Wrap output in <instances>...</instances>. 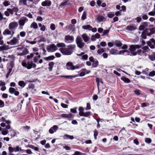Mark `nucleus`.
Segmentation results:
<instances>
[{"label":"nucleus","instance_id":"nucleus-53","mask_svg":"<svg viewBox=\"0 0 155 155\" xmlns=\"http://www.w3.org/2000/svg\"><path fill=\"white\" fill-rule=\"evenodd\" d=\"M145 141L146 143H151L152 141L151 139L149 138H145Z\"/></svg>","mask_w":155,"mask_h":155},{"label":"nucleus","instance_id":"nucleus-45","mask_svg":"<svg viewBox=\"0 0 155 155\" xmlns=\"http://www.w3.org/2000/svg\"><path fill=\"white\" fill-rule=\"evenodd\" d=\"M110 54L113 55L117 54V51L115 50L114 49H111L110 51Z\"/></svg>","mask_w":155,"mask_h":155},{"label":"nucleus","instance_id":"nucleus-1","mask_svg":"<svg viewBox=\"0 0 155 155\" xmlns=\"http://www.w3.org/2000/svg\"><path fill=\"white\" fill-rule=\"evenodd\" d=\"M21 64L23 67L28 69H30L32 68H35L36 67V65L31 61H28L27 63L25 61H23Z\"/></svg>","mask_w":155,"mask_h":155},{"label":"nucleus","instance_id":"nucleus-52","mask_svg":"<svg viewBox=\"0 0 155 155\" xmlns=\"http://www.w3.org/2000/svg\"><path fill=\"white\" fill-rule=\"evenodd\" d=\"M109 31L110 29L105 30L103 32L102 35L103 36H104V35L107 34L109 32Z\"/></svg>","mask_w":155,"mask_h":155},{"label":"nucleus","instance_id":"nucleus-25","mask_svg":"<svg viewBox=\"0 0 155 155\" xmlns=\"http://www.w3.org/2000/svg\"><path fill=\"white\" fill-rule=\"evenodd\" d=\"M61 116L63 118H70L72 117V115L71 113L68 114H61Z\"/></svg>","mask_w":155,"mask_h":155},{"label":"nucleus","instance_id":"nucleus-20","mask_svg":"<svg viewBox=\"0 0 155 155\" xmlns=\"http://www.w3.org/2000/svg\"><path fill=\"white\" fill-rule=\"evenodd\" d=\"M51 2L48 0H46L41 3V5L43 6H49L51 5Z\"/></svg>","mask_w":155,"mask_h":155},{"label":"nucleus","instance_id":"nucleus-29","mask_svg":"<svg viewBox=\"0 0 155 155\" xmlns=\"http://www.w3.org/2000/svg\"><path fill=\"white\" fill-rule=\"evenodd\" d=\"M105 51L104 48H99L97 51V53L99 55H101Z\"/></svg>","mask_w":155,"mask_h":155},{"label":"nucleus","instance_id":"nucleus-30","mask_svg":"<svg viewBox=\"0 0 155 155\" xmlns=\"http://www.w3.org/2000/svg\"><path fill=\"white\" fill-rule=\"evenodd\" d=\"M54 64V63L53 62H51L49 63L48 68L49 71H52Z\"/></svg>","mask_w":155,"mask_h":155},{"label":"nucleus","instance_id":"nucleus-18","mask_svg":"<svg viewBox=\"0 0 155 155\" xmlns=\"http://www.w3.org/2000/svg\"><path fill=\"white\" fill-rule=\"evenodd\" d=\"M91 113L90 111H88L86 112H79V114L80 116H84L85 117H88L91 115Z\"/></svg>","mask_w":155,"mask_h":155},{"label":"nucleus","instance_id":"nucleus-13","mask_svg":"<svg viewBox=\"0 0 155 155\" xmlns=\"http://www.w3.org/2000/svg\"><path fill=\"white\" fill-rule=\"evenodd\" d=\"M143 31L147 36H150L155 33V30L154 28L147 29Z\"/></svg>","mask_w":155,"mask_h":155},{"label":"nucleus","instance_id":"nucleus-51","mask_svg":"<svg viewBox=\"0 0 155 155\" xmlns=\"http://www.w3.org/2000/svg\"><path fill=\"white\" fill-rule=\"evenodd\" d=\"M84 153H82L81 152L78 151H75L74 153L72 155H84Z\"/></svg>","mask_w":155,"mask_h":155},{"label":"nucleus","instance_id":"nucleus-21","mask_svg":"<svg viewBox=\"0 0 155 155\" xmlns=\"http://www.w3.org/2000/svg\"><path fill=\"white\" fill-rule=\"evenodd\" d=\"M100 37V35L98 33L92 36L91 38V41H95L96 39H98Z\"/></svg>","mask_w":155,"mask_h":155},{"label":"nucleus","instance_id":"nucleus-42","mask_svg":"<svg viewBox=\"0 0 155 155\" xmlns=\"http://www.w3.org/2000/svg\"><path fill=\"white\" fill-rule=\"evenodd\" d=\"M8 131L5 129H3L2 131V134L3 135H5L8 134Z\"/></svg>","mask_w":155,"mask_h":155},{"label":"nucleus","instance_id":"nucleus-24","mask_svg":"<svg viewBox=\"0 0 155 155\" xmlns=\"http://www.w3.org/2000/svg\"><path fill=\"white\" fill-rule=\"evenodd\" d=\"M130 52L127 50H124L123 51H120L119 52V54H123L124 55H128L130 54Z\"/></svg>","mask_w":155,"mask_h":155},{"label":"nucleus","instance_id":"nucleus-36","mask_svg":"<svg viewBox=\"0 0 155 155\" xmlns=\"http://www.w3.org/2000/svg\"><path fill=\"white\" fill-rule=\"evenodd\" d=\"M56 46L58 47H64L66 46V45L64 43H58Z\"/></svg>","mask_w":155,"mask_h":155},{"label":"nucleus","instance_id":"nucleus-56","mask_svg":"<svg viewBox=\"0 0 155 155\" xmlns=\"http://www.w3.org/2000/svg\"><path fill=\"white\" fill-rule=\"evenodd\" d=\"M94 136L95 139H97V136L98 133L97 130H95L94 131Z\"/></svg>","mask_w":155,"mask_h":155},{"label":"nucleus","instance_id":"nucleus-35","mask_svg":"<svg viewBox=\"0 0 155 155\" xmlns=\"http://www.w3.org/2000/svg\"><path fill=\"white\" fill-rule=\"evenodd\" d=\"M54 58V55H51L48 57H45L44 58V59L45 60L47 61L49 60H53Z\"/></svg>","mask_w":155,"mask_h":155},{"label":"nucleus","instance_id":"nucleus-5","mask_svg":"<svg viewBox=\"0 0 155 155\" xmlns=\"http://www.w3.org/2000/svg\"><path fill=\"white\" fill-rule=\"evenodd\" d=\"M18 26L17 22L12 21L9 23L8 25V28L9 30L12 31H15Z\"/></svg>","mask_w":155,"mask_h":155},{"label":"nucleus","instance_id":"nucleus-11","mask_svg":"<svg viewBox=\"0 0 155 155\" xmlns=\"http://www.w3.org/2000/svg\"><path fill=\"white\" fill-rule=\"evenodd\" d=\"M148 25V23L147 22L142 23L141 25L139 26V29L140 31L143 30L145 29H146Z\"/></svg>","mask_w":155,"mask_h":155},{"label":"nucleus","instance_id":"nucleus-38","mask_svg":"<svg viewBox=\"0 0 155 155\" xmlns=\"http://www.w3.org/2000/svg\"><path fill=\"white\" fill-rule=\"evenodd\" d=\"M41 56L40 55H38L37 56H35L33 59V62L35 63H37L38 59L41 58Z\"/></svg>","mask_w":155,"mask_h":155},{"label":"nucleus","instance_id":"nucleus-31","mask_svg":"<svg viewBox=\"0 0 155 155\" xmlns=\"http://www.w3.org/2000/svg\"><path fill=\"white\" fill-rule=\"evenodd\" d=\"M5 83L4 82L2 81L0 84V85L2 86L1 88V90L2 91H5L6 89V87L5 86Z\"/></svg>","mask_w":155,"mask_h":155},{"label":"nucleus","instance_id":"nucleus-6","mask_svg":"<svg viewBox=\"0 0 155 155\" xmlns=\"http://www.w3.org/2000/svg\"><path fill=\"white\" fill-rule=\"evenodd\" d=\"M59 51L62 54L65 55H70L73 52L72 51L64 48H60Z\"/></svg>","mask_w":155,"mask_h":155},{"label":"nucleus","instance_id":"nucleus-12","mask_svg":"<svg viewBox=\"0 0 155 155\" xmlns=\"http://www.w3.org/2000/svg\"><path fill=\"white\" fill-rule=\"evenodd\" d=\"M147 45L152 49L154 48L155 46V40L153 38H151L147 43Z\"/></svg>","mask_w":155,"mask_h":155},{"label":"nucleus","instance_id":"nucleus-57","mask_svg":"<svg viewBox=\"0 0 155 155\" xmlns=\"http://www.w3.org/2000/svg\"><path fill=\"white\" fill-rule=\"evenodd\" d=\"M142 49L143 50V51L146 52V51H148L149 50V48L147 46H145L143 47Z\"/></svg>","mask_w":155,"mask_h":155},{"label":"nucleus","instance_id":"nucleus-48","mask_svg":"<svg viewBox=\"0 0 155 155\" xmlns=\"http://www.w3.org/2000/svg\"><path fill=\"white\" fill-rule=\"evenodd\" d=\"M14 149L15 150V152H16L22 150L21 148H20L18 146H16V147L14 148Z\"/></svg>","mask_w":155,"mask_h":155},{"label":"nucleus","instance_id":"nucleus-4","mask_svg":"<svg viewBox=\"0 0 155 155\" xmlns=\"http://www.w3.org/2000/svg\"><path fill=\"white\" fill-rule=\"evenodd\" d=\"M28 20V19L26 17H22L18 21L19 29H22L23 28V26Z\"/></svg>","mask_w":155,"mask_h":155},{"label":"nucleus","instance_id":"nucleus-59","mask_svg":"<svg viewBox=\"0 0 155 155\" xmlns=\"http://www.w3.org/2000/svg\"><path fill=\"white\" fill-rule=\"evenodd\" d=\"M146 35H147L145 32H144V31H143L141 35L142 38L144 39H146L147 37Z\"/></svg>","mask_w":155,"mask_h":155},{"label":"nucleus","instance_id":"nucleus-27","mask_svg":"<svg viewBox=\"0 0 155 155\" xmlns=\"http://www.w3.org/2000/svg\"><path fill=\"white\" fill-rule=\"evenodd\" d=\"M38 25L39 27L40 28V30L42 31H45L46 28V27L44 25H42L41 23L38 24Z\"/></svg>","mask_w":155,"mask_h":155},{"label":"nucleus","instance_id":"nucleus-16","mask_svg":"<svg viewBox=\"0 0 155 155\" xmlns=\"http://www.w3.org/2000/svg\"><path fill=\"white\" fill-rule=\"evenodd\" d=\"M76 55L78 56L81 57V59L82 60H86L88 59V55L86 54H84V52H82L80 54H77Z\"/></svg>","mask_w":155,"mask_h":155},{"label":"nucleus","instance_id":"nucleus-44","mask_svg":"<svg viewBox=\"0 0 155 155\" xmlns=\"http://www.w3.org/2000/svg\"><path fill=\"white\" fill-rule=\"evenodd\" d=\"M30 147L35 150V151L39 152V149L37 147H35L33 145H31L30 146Z\"/></svg>","mask_w":155,"mask_h":155},{"label":"nucleus","instance_id":"nucleus-37","mask_svg":"<svg viewBox=\"0 0 155 155\" xmlns=\"http://www.w3.org/2000/svg\"><path fill=\"white\" fill-rule=\"evenodd\" d=\"M20 4L23 5H27V0H19Z\"/></svg>","mask_w":155,"mask_h":155},{"label":"nucleus","instance_id":"nucleus-15","mask_svg":"<svg viewBox=\"0 0 155 155\" xmlns=\"http://www.w3.org/2000/svg\"><path fill=\"white\" fill-rule=\"evenodd\" d=\"M81 37L85 42L88 43L89 42L90 38L86 34L84 33L82 34Z\"/></svg>","mask_w":155,"mask_h":155},{"label":"nucleus","instance_id":"nucleus-43","mask_svg":"<svg viewBox=\"0 0 155 155\" xmlns=\"http://www.w3.org/2000/svg\"><path fill=\"white\" fill-rule=\"evenodd\" d=\"M87 17V12L86 11L84 12L81 16V19L83 20H84Z\"/></svg>","mask_w":155,"mask_h":155},{"label":"nucleus","instance_id":"nucleus-46","mask_svg":"<svg viewBox=\"0 0 155 155\" xmlns=\"http://www.w3.org/2000/svg\"><path fill=\"white\" fill-rule=\"evenodd\" d=\"M8 48V46L7 45L3 46L0 47V49L1 50H6Z\"/></svg>","mask_w":155,"mask_h":155},{"label":"nucleus","instance_id":"nucleus-8","mask_svg":"<svg viewBox=\"0 0 155 155\" xmlns=\"http://www.w3.org/2000/svg\"><path fill=\"white\" fill-rule=\"evenodd\" d=\"M58 49L56 46L54 44H52L48 46L47 49L49 52H53Z\"/></svg>","mask_w":155,"mask_h":155},{"label":"nucleus","instance_id":"nucleus-2","mask_svg":"<svg viewBox=\"0 0 155 155\" xmlns=\"http://www.w3.org/2000/svg\"><path fill=\"white\" fill-rule=\"evenodd\" d=\"M75 41L77 46L79 48L82 49L84 46L85 43L83 41L82 39L80 36H77L76 39Z\"/></svg>","mask_w":155,"mask_h":155},{"label":"nucleus","instance_id":"nucleus-17","mask_svg":"<svg viewBox=\"0 0 155 155\" xmlns=\"http://www.w3.org/2000/svg\"><path fill=\"white\" fill-rule=\"evenodd\" d=\"M137 28L136 26L135 25H128L126 28V30L129 31H134Z\"/></svg>","mask_w":155,"mask_h":155},{"label":"nucleus","instance_id":"nucleus-39","mask_svg":"<svg viewBox=\"0 0 155 155\" xmlns=\"http://www.w3.org/2000/svg\"><path fill=\"white\" fill-rule=\"evenodd\" d=\"M67 47L68 49H71V51H72L75 49L76 48V45H68Z\"/></svg>","mask_w":155,"mask_h":155},{"label":"nucleus","instance_id":"nucleus-50","mask_svg":"<svg viewBox=\"0 0 155 155\" xmlns=\"http://www.w3.org/2000/svg\"><path fill=\"white\" fill-rule=\"evenodd\" d=\"M15 89L13 87H10L9 89V92L11 94H12L15 91Z\"/></svg>","mask_w":155,"mask_h":155},{"label":"nucleus","instance_id":"nucleus-55","mask_svg":"<svg viewBox=\"0 0 155 155\" xmlns=\"http://www.w3.org/2000/svg\"><path fill=\"white\" fill-rule=\"evenodd\" d=\"M50 29L52 31L54 30L55 29V25L54 24H51L50 25Z\"/></svg>","mask_w":155,"mask_h":155},{"label":"nucleus","instance_id":"nucleus-60","mask_svg":"<svg viewBox=\"0 0 155 155\" xmlns=\"http://www.w3.org/2000/svg\"><path fill=\"white\" fill-rule=\"evenodd\" d=\"M4 106V102L0 100V108L3 107Z\"/></svg>","mask_w":155,"mask_h":155},{"label":"nucleus","instance_id":"nucleus-54","mask_svg":"<svg viewBox=\"0 0 155 155\" xmlns=\"http://www.w3.org/2000/svg\"><path fill=\"white\" fill-rule=\"evenodd\" d=\"M149 75L150 76V77H153L155 76V71H153L151 72H150L149 74Z\"/></svg>","mask_w":155,"mask_h":155},{"label":"nucleus","instance_id":"nucleus-47","mask_svg":"<svg viewBox=\"0 0 155 155\" xmlns=\"http://www.w3.org/2000/svg\"><path fill=\"white\" fill-rule=\"evenodd\" d=\"M12 68H9L8 69V72L6 75V78H8L10 75V74L12 72Z\"/></svg>","mask_w":155,"mask_h":155},{"label":"nucleus","instance_id":"nucleus-14","mask_svg":"<svg viewBox=\"0 0 155 155\" xmlns=\"http://www.w3.org/2000/svg\"><path fill=\"white\" fill-rule=\"evenodd\" d=\"M141 46L142 45H132L130 46L129 49L130 51H134L136 49L140 48Z\"/></svg>","mask_w":155,"mask_h":155},{"label":"nucleus","instance_id":"nucleus-28","mask_svg":"<svg viewBox=\"0 0 155 155\" xmlns=\"http://www.w3.org/2000/svg\"><path fill=\"white\" fill-rule=\"evenodd\" d=\"M82 28L85 30H88L89 31H91L92 29V26L90 25H87L82 26Z\"/></svg>","mask_w":155,"mask_h":155},{"label":"nucleus","instance_id":"nucleus-41","mask_svg":"<svg viewBox=\"0 0 155 155\" xmlns=\"http://www.w3.org/2000/svg\"><path fill=\"white\" fill-rule=\"evenodd\" d=\"M10 131L11 132V136L12 137H15V136H16V132L14 130L12 129H11Z\"/></svg>","mask_w":155,"mask_h":155},{"label":"nucleus","instance_id":"nucleus-58","mask_svg":"<svg viewBox=\"0 0 155 155\" xmlns=\"http://www.w3.org/2000/svg\"><path fill=\"white\" fill-rule=\"evenodd\" d=\"M28 87L29 89H33L34 87V85L32 83H30L28 84Z\"/></svg>","mask_w":155,"mask_h":155},{"label":"nucleus","instance_id":"nucleus-23","mask_svg":"<svg viewBox=\"0 0 155 155\" xmlns=\"http://www.w3.org/2000/svg\"><path fill=\"white\" fill-rule=\"evenodd\" d=\"M104 19V17L100 15H97V16L96 20L99 22H100L103 21Z\"/></svg>","mask_w":155,"mask_h":155},{"label":"nucleus","instance_id":"nucleus-19","mask_svg":"<svg viewBox=\"0 0 155 155\" xmlns=\"http://www.w3.org/2000/svg\"><path fill=\"white\" fill-rule=\"evenodd\" d=\"M58 128V127L57 126L54 125L49 129V133L51 134H52L54 132H56Z\"/></svg>","mask_w":155,"mask_h":155},{"label":"nucleus","instance_id":"nucleus-9","mask_svg":"<svg viewBox=\"0 0 155 155\" xmlns=\"http://www.w3.org/2000/svg\"><path fill=\"white\" fill-rule=\"evenodd\" d=\"M74 41V37L70 35H66L64 37V42L67 43H71Z\"/></svg>","mask_w":155,"mask_h":155},{"label":"nucleus","instance_id":"nucleus-26","mask_svg":"<svg viewBox=\"0 0 155 155\" xmlns=\"http://www.w3.org/2000/svg\"><path fill=\"white\" fill-rule=\"evenodd\" d=\"M63 138L64 140H66L68 139H69L71 140H73L74 138L73 136L70 135L68 134H65L63 137Z\"/></svg>","mask_w":155,"mask_h":155},{"label":"nucleus","instance_id":"nucleus-10","mask_svg":"<svg viewBox=\"0 0 155 155\" xmlns=\"http://www.w3.org/2000/svg\"><path fill=\"white\" fill-rule=\"evenodd\" d=\"M15 33L14 31H11L9 29H5L3 32L4 35H10L12 37Z\"/></svg>","mask_w":155,"mask_h":155},{"label":"nucleus","instance_id":"nucleus-49","mask_svg":"<svg viewBox=\"0 0 155 155\" xmlns=\"http://www.w3.org/2000/svg\"><path fill=\"white\" fill-rule=\"evenodd\" d=\"M5 6H7L10 5V2L7 1H5L3 3Z\"/></svg>","mask_w":155,"mask_h":155},{"label":"nucleus","instance_id":"nucleus-33","mask_svg":"<svg viewBox=\"0 0 155 155\" xmlns=\"http://www.w3.org/2000/svg\"><path fill=\"white\" fill-rule=\"evenodd\" d=\"M121 79L125 83H128L130 82V80L129 79L124 77H122L121 78Z\"/></svg>","mask_w":155,"mask_h":155},{"label":"nucleus","instance_id":"nucleus-62","mask_svg":"<svg viewBox=\"0 0 155 155\" xmlns=\"http://www.w3.org/2000/svg\"><path fill=\"white\" fill-rule=\"evenodd\" d=\"M12 9L13 13L14 12H17L18 11V8L16 7H14Z\"/></svg>","mask_w":155,"mask_h":155},{"label":"nucleus","instance_id":"nucleus-7","mask_svg":"<svg viewBox=\"0 0 155 155\" xmlns=\"http://www.w3.org/2000/svg\"><path fill=\"white\" fill-rule=\"evenodd\" d=\"M66 67V68L68 70H74L75 69H78L79 68L78 66L73 65L72 63L70 62L67 63Z\"/></svg>","mask_w":155,"mask_h":155},{"label":"nucleus","instance_id":"nucleus-32","mask_svg":"<svg viewBox=\"0 0 155 155\" xmlns=\"http://www.w3.org/2000/svg\"><path fill=\"white\" fill-rule=\"evenodd\" d=\"M92 62L93 63L92 65V68H96L98 66L99 62L97 60L94 61Z\"/></svg>","mask_w":155,"mask_h":155},{"label":"nucleus","instance_id":"nucleus-64","mask_svg":"<svg viewBox=\"0 0 155 155\" xmlns=\"http://www.w3.org/2000/svg\"><path fill=\"white\" fill-rule=\"evenodd\" d=\"M115 15V14L112 13H109L107 15V17L110 18H112Z\"/></svg>","mask_w":155,"mask_h":155},{"label":"nucleus","instance_id":"nucleus-3","mask_svg":"<svg viewBox=\"0 0 155 155\" xmlns=\"http://www.w3.org/2000/svg\"><path fill=\"white\" fill-rule=\"evenodd\" d=\"M20 40L19 35H18L17 37H14L12 39L9 41L7 42V44L8 45H15L18 44L19 43V40Z\"/></svg>","mask_w":155,"mask_h":155},{"label":"nucleus","instance_id":"nucleus-34","mask_svg":"<svg viewBox=\"0 0 155 155\" xmlns=\"http://www.w3.org/2000/svg\"><path fill=\"white\" fill-rule=\"evenodd\" d=\"M18 85L22 87H24L26 85V83L25 82L22 81H19L18 82Z\"/></svg>","mask_w":155,"mask_h":155},{"label":"nucleus","instance_id":"nucleus-63","mask_svg":"<svg viewBox=\"0 0 155 155\" xmlns=\"http://www.w3.org/2000/svg\"><path fill=\"white\" fill-rule=\"evenodd\" d=\"M148 14L151 16H154L155 15V11L153 10L152 11L148 13Z\"/></svg>","mask_w":155,"mask_h":155},{"label":"nucleus","instance_id":"nucleus-22","mask_svg":"<svg viewBox=\"0 0 155 155\" xmlns=\"http://www.w3.org/2000/svg\"><path fill=\"white\" fill-rule=\"evenodd\" d=\"M38 24L35 22H33L30 25V28L34 30H36L38 28Z\"/></svg>","mask_w":155,"mask_h":155},{"label":"nucleus","instance_id":"nucleus-40","mask_svg":"<svg viewBox=\"0 0 155 155\" xmlns=\"http://www.w3.org/2000/svg\"><path fill=\"white\" fill-rule=\"evenodd\" d=\"M114 44L117 47H120L121 46L122 44L119 41H116L114 43Z\"/></svg>","mask_w":155,"mask_h":155},{"label":"nucleus","instance_id":"nucleus-61","mask_svg":"<svg viewBox=\"0 0 155 155\" xmlns=\"http://www.w3.org/2000/svg\"><path fill=\"white\" fill-rule=\"evenodd\" d=\"M145 52V51L141 50L139 49L138 50L137 52V53H138L139 55H141V54L144 53Z\"/></svg>","mask_w":155,"mask_h":155}]
</instances>
